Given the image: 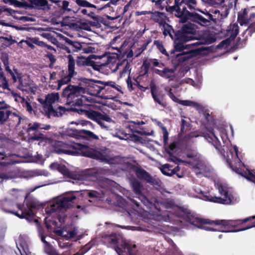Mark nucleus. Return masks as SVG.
I'll return each instance as SVG.
<instances>
[{
    "label": "nucleus",
    "instance_id": "1",
    "mask_svg": "<svg viewBox=\"0 0 255 255\" xmlns=\"http://www.w3.org/2000/svg\"><path fill=\"white\" fill-rule=\"evenodd\" d=\"M180 216L187 222L199 229H204L209 231H216V229L207 227V225H221L224 228H233L234 229L225 231L224 232H234L244 231L255 227V221L251 222V220L255 219V216L246 218L243 220H217L215 221L203 219L187 209L182 208L180 211ZM224 232V231H223Z\"/></svg>",
    "mask_w": 255,
    "mask_h": 255
},
{
    "label": "nucleus",
    "instance_id": "2",
    "mask_svg": "<svg viewBox=\"0 0 255 255\" xmlns=\"http://www.w3.org/2000/svg\"><path fill=\"white\" fill-rule=\"evenodd\" d=\"M79 85H68L66 87L64 95H72L77 93H83L86 89L93 96L100 97L103 90V82L100 80H94L91 79L81 77L78 80Z\"/></svg>",
    "mask_w": 255,
    "mask_h": 255
},
{
    "label": "nucleus",
    "instance_id": "3",
    "mask_svg": "<svg viewBox=\"0 0 255 255\" xmlns=\"http://www.w3.org/2000/svg\"><path fill=\"white\" fill-rule=\"evenodd\" d=\"M76 199V196L73 194L65 196L54 202L49 207L45 209L46 213L49 216L56 217L61 224L65 223L67 217L65 212L71 207Z\"/></svg>",
    "mask_w": 255,
    "mask_h": 255
},
{
    "label": "nucleus",
    "instance_id": "4",
    "mask_svg": "<svg viewBox=\"0 0 255 255\" xmlns=\"http://www.w3.org/2000/svg\"><path fill=\"white\" fill-rule=\"evenodd\" d=\"M75 2L78 8L76 10L73 9L74 13L87 16L95 21L98 20L96 12L100 9L95 5L97 0H75Z\"/></svg>",
    "mask_w": 255,
    "mask_h": 255
},
{
    "label": "nucleus",
    "instance_id": "5",
    "mask_svg": "<svg viewBox=\"0 0 255 255\" xmlns=\"http://www.w3.org/2000/svg\"><path fill=\"white\" fill-rule=\"evenodd\" d=\"M218 190L222 197H217L206 192L203 195L204 200L211 202L226 205L234 204L236 202V199H235L234 196L231 193H229L228 190L223 186L220 185Z\"/></svg>",
    "mask_w": 255,
    "mask_h": 255
},
{
    "label": "nucleus",
    "instance_id": "6",
    "mask_svg": "<svg viewBox=\"0 0 255 255\" xmlns=\"http://www.w3.org/2000/svg\"><path fill=\"white\" fill-rule=\"evenodd\" d=\"M73 110L77 111L78 114L84 115L89 119L96 121L102 128H107V127L105 126V124L101 121L102 120L108 122H110L112 121L110 116L105 113H101L98 111L83 109H73Z\"/></svg>",
    "mask_w": 255,
    "mask_h": 255
},
{
    "label": "nucleus",
    "instance_id": "7",
    "mask_svg": "<svg viewBox=\"0 0 255 255\" xmlns=\"http://www.w3.org/2000/svg\"><path fill=\"white\" fill-rule=\"evenodd\" d=\"M41 124L38 123H29L28 125L26 132L27 133L28 142L42 140L46 138L45 135L40 130L48 129L50 128V126H46L45 128L41 127Z\"/></svg>",
    "mask_w": 255,
    "mask_h": 255
},
{
    "label": "nucleus",
    "instance_id": "8",
    "mask_svg": "<svg viewBox=\"0 0 255 255\" xmlns=\"http://www.w3.org/2000/svg\"><path fill=\"white\" fill-rule=\"evenodd\" d=\"M212 8L209 10L205 9L204 10L198 9V11L204 14L210 21L216 22L217 20H222L226 18L229 14V8L227 5H223L220 8Z\"/></svg>",
    "mask_w": 255,
    "mask_h": 255
},
{
    "label": "nucleus",
    "instance_id": "9",
    "mask_svg": "<svg viewBox=\"0 0 255 255\" xmlns=\"http://www.w3.org/2000/svg\"><path fill=\"white\" fill-rule=\"evenodd\" d=\"M20 204L15 203V202L10 199H4L1 201L0 207L2 210L5 213H10L18 217L20 219L29 218L30 215L29 213H24L15 211V209H17V205ZM31 213V211L29 212Z\"/></svg>",
    "mask_w": 255,
    "mask_h": 255
},
{
    "label": "nucleus",
    "instance_id": "10",
    "mask_svg": "<svg viewBox=\"0 0 255 255\" xmlns=\"http://www.w3.org/2000/svg\"><path fill=\"white\" fill-rule=\"evenodd\" d=\"M66 90V88L63 89L62 93L61 94L62 98H66V105L71 106L70 110L74 112H78L77 111L73 110V109H83L88 110L87 107L83 106V100L82 98H77L78 96L81 93H77L72 95H67L68 93H66V95H64V92Z\"/></svg>",
    "mask_w": 255,
    "mask_h": 255
},
{
    "label": "nucleus",
    "instance_id": "11",
    "mask_svg": "<svg viewBox=\"0 0 255 255\" xmlns=\"http://www.w3.org/2000/svg\"><path fill=\"white\" fill-rule=\"evenodd\" d=\"M68 59V75L64 76L60 80L58 81V87L57 90H59L61 87L65 84H68L72 80V78L75 75L77 74V72L75 71V62L73 57L69 55L67 57Z\"/></svg>",
    "mask_w": 255,
    "mask_h": 255
},
{
    "label": "nucleus",
    "instance_id": "12",
    "mask_svg": "<svg viewBox=\"0 0 255 255\" xmlns=\"http://www.w3.org/2000/svg\"><path fill=\"white\" fill-rule=\"evenodd\" d=\"M149 86L151 95L154 102L162 107L166 108L167 104L165 100L166 95L164 92L161 90H160L153 82H150Z\"/></svg>",
    "mask_w": 255,
    "mask_h": 255
},
{
    "label": "nucleus",
    "instance_id": "13",
    "mask_svg": "<svg viewBox=\"0 0 255 255\" xmlns=\"http://www.w3.org/2000/svg\"><path fill=\"white\" fill-rule=\"evenodd\" d=\"M186 16L180 19V22L185 23L188 20L196 22L202 26H207L210 24L209 20L207 17L202 16L200 14L195 12H186Z\"/></svg>",
    "mask_w": 255,
    "mask_h": 255
},
{
    "label": "nucleus",
    "instance_id": "14",
    "mask_svg": "<svg viewBox=\"0 0 255 255\" xmlns=\"http://www.w3.org/2000/svg\"><path fill=\"white\" fill-rule=\"evenodd\" d=\"M176 33L191 41L195 38L196 29L194 24L189 22L184 24L180 29L176 31Z\"/></svg>",
    "mask_w": 255,
    "mask_h": 255
},
{
    "label": "nucleus",
    "instance_id": "15",
    "mask_svg": "<svg viewBox=\"0 0 255 255\" xmlns=\"http://www.w3.org/2000/svg\"><path fill=\"white\" fill-rule=\"evenodd\" d=\"M136 246L133 243L126 240L122 241L120 247L116 250L119 255H135Z\"/></svg>",
    "mask_w": 255,
    "mask_h": 255
},
{
    "label": "nucleus",
    "instance_id": "16",
    "mask_svg": "<svg viewBox=\"0 0 255 255\" xmlns=\"http://www.w3.org/2000/svg\"><path fill=\"white\" fill-rule=\"evenodd\" d=\"M103 90L101 92V96L100 97L105 99H111L113 96L112 89L114 88L118 91H121V87L119 85H117L116 83L114 81H108L103 82Z\"/></svg>",
    "mask_w": 255,
    "mask_h": 255
},
{
    "label": "nucleus",
    "instance_id": "17",
    "mask_svg": "<svg viewBox=\"0 0 255 255\" xmlns=\"http://www.w3.org/2000/svg\"><path fill=\"white\" fill-rule=\"evenodd\" d=\"M52 151L59 154L74 155L75 151L70 149V145L60 141H55L53 143Z\"/></svg>",
    "mask_w": 255,
    "mask_h": 255
},
{
    "label": "nucleus",
    "instance_id": "18",
    "mask_svg": "<svg viewBox=\"0 0 255 255\" xmlns=\"http://www.w3.org/2000/svg\"><path fill=\"white\" fill-rule=\"evenodd\" d=\"M25 204L26 208L24 207L23 205H18L17 209L21 213H23L24 214V213H29V212L31 211V213H29L30 215V217L24 219L29 221H32L34 219L35 215L32 210V209H38L39 205L33 201H27Z\"/></svg>",
    "mask_w": 255,
    "mask_h": 255
},
{
    "label": "nucleus",
    "instance_id": "19",
    "mask_svg": "<svg viewBox=\"0 0 255 255\" xmlns=\"http://www.w3.org/2000/svg\"><path fill=\"white\" fill-rule=\"evenodd\" d=\"M184 4H185V8L184 9L178 10L177 8H175L174 12H175V15L180 18V19L183 18V16H186L187 14L186 12H190L187 9V8H188L191 11L193 10H198V8H196V6L197 5V2L196 0H186Z\"/></svg>",
    "mask_w": 255,
    "mask_h": 255
},
{
    "label": "nucleus",
    "instance_id": "20",
    "mask_svg": "<svg viewBox=\"0 0 255 255\" xmlns=\"http://www.w3.org/2000/svg\"><path fill=\"white\" fill-rule=\"evenodd\" d=\"M190 41L187 39L181 37L180 35L175 33L174 37V49L170 51V54L172 55L176 52H181L184 49H188L187 42Z\"/></svg>",
    "mask_w": 255,
    "mask_h": 255
},
{
    "label": "nucleus",
    "instance_id": "21",
    "mask_svg": "<svg viewBox=\"0 0 255 255\" xmlns=\"http://www.w3.org/2000/svg\"><path fill=\"white\" fill-rule=\"evenodd\" d=\"M255 32V21L251 23L248 28L244 31L242 33V36L244 37L245 35L247 34V35L241 41V38L239 37L237 38V42L234 45L235 48H238L239 47L242 48L244 46V45L246 43V41L248 40V37L252 36V34Z\"/></svg>",
    "mask_w": 255,
    "mask_h": 255
},
{
    "label": "nucleus",
    "instance_id": "22",
    "mask_svg": "<svg viewBox=\"0 0 255 255\" xmlns=\"http://www.w3.org/2000/svg\"><path fill=\"white\" fill-rule=\"evenodd\" d=\"M96 57L94 55H91L87 58L83 56L79 57L78 59L76 61V64L77 66H91L93 69L95 70H99L100 66L98 65L92 59Z\"/></svg>",
    "mask_w": 255,
    "mask_h": 255
},
{
    "label": "nucleus",
    "instance_id": "23",
    "mask_svg": "<svg viewBox=\"0 0 255 255\" xmlns=\"http://www.w3.org/2000/svg\"><path fill=\"white\" fill-rule=\"evenodd\" d=\"M85 155L106 163H109L112 160V158L106 153L96 150L89 151Z\"/></svg>",
    "mask_w": 255,
    "mask_h": 255
},
{
    "label": "nucleus",
    "instance_id": "24",
    "mask_svg": "<svg viewBox=\"0 0 255 255\" xmlns=\"http://www.w3.org/2000/svg\"><path fill=\"white\" fill-rule=\"evenodd\" d=\"M9 108L10 106L4 101H0V124H3L8 120L10 114Z\"/></svg>",
    "mask_w": 255,
    "mask_h": 255
},
{
    "label": "nucleus",
    "instance_id": "25",
    "mask_svg": "<svg viewBox=\"0 0 255 255\" xmlns=\"http://www.w3.org/2000/svg\"><path fill=\"white\" fill-rule=\"evenodd\" d=\"M64 40L67 46L63 49L69 53L77 52L82 48L81 43L78 41H73L67 37H65Z\"/></svg>",
    "mask_w": 255,
    "mask_h": 255
},
{
    "label": "nucleus",
    "instance_id": "26",
    "mask_svg": "<svg viewBox=\"0 0 255 255\" xmlns=\"http://www.w3.org/2000/svg\"><path fill=\"white\" fill-rule=\"evenodd\" d=\"M18 85L17 88L22 91L29 93L32 89L31 87V81L29 77L22 76L18 77Z\"/></svg>",
    "mask_w": 255,
    "mask_h": 255
},
{
    "label": "nucleus",
    "instance_id": "27",
    "mask_svg": "<svg viewBox=\"0 0 255 255\" xmlns=\"http://www.w3.org/2000/svg\"><path fill=\"white\" fill-rule=\"evenodd\" d=\"M191 41V43L187 44L188 48L190 49V52L194 53L196 55H199L204 50V48L202 46L197 47L199 46L203 45L200 38L199 39H197L195 37V38Z\"/></svg>",
    "mask_w": 255,
    "mask_h": 255
},
{
    "label": "nucleus",
    "instance_id": "28",
    "mask_svg": "<svg viewBox=\"0 0 255 255\" xmlns=\"http://www.w3.org/2000/svg\"><path fill=\"white\" fill-rule=\"evenodd\" d=\"M167 17L165 14L162 12L155 11L154 12H151V19L156 23H158L160 26L165 27L169 26V25L167 23L166 19Z\"/></svg>",
    "mask_w": 255,
    "mask_h": 255
},
{
    "label": "nucleus",
    "instance_id": "29",
    "mask_svg": "<svg viewBox=\"0 0 255 255\" xmlns=\"http://www.w3.org/2000/svg\"><path fill=\"white\" fill-rule=\"evenodd\" d=\"M139 179L145 180L147 183L153 186L155 188H158L161 186V180L159 178L152 177L146 170L144 171Z\"/></svg>",
    "mask_w": 255,
    "mask_h": 255
},
{
    "label": "nucleus",
    "instance_id": "30",
    "mask_svg": "<svg viewBox=\"0 0 255 255\" xmlns=\"http://www.w3.org/2000/svg\"><path fill=\"white\" fill-rule=\"evenodd\" d=\"M209 131L210 134L206 133L204 134V136L208 140L209 142L212 143L214 146L216 148V149L220 150L221 144V142L216 136L214 130L213 128H211L209 129Z\"/></svg>",
    "mask_w": 255,
    "mask_h": 255
},
{
    "label": "nucleus",
    "instance_id": "31",
    "mask_svg": "<svg viewBox=\"0 0 255 255\" xmlns=\"http://www.w3.org/2000/svg\"><path fill=\"white\" fill-rule=\"evenodd\" d=\"M200 39L203 45L212 44L216 40V38L209 30L203 31L200 36Z\"/></svg>",
    "mask_w": 255,
    "mask_h": 255
},
{
    "label": "nucleus",
    "instance_id": "32",
    "mask_svg": "<svg viewBox=\"0 0 255 255\" xmlns=\"http://www.w3.org/2000/svg\"><path fill=\"white\" fill-rule=\"evenodd\" d=\"M144 201L143 203L146 205L149 206L150 208H154L158 211H161V206L162 205V203L159 202L156 198H152L149 199L145 197H143Z\"/></svg>",
    "mask_w": 255,
    "mask_h": 255
},
{
    "label": "nucleus",
    "instance_id": "33",
    "mask_svg": "<svg viewBox=\"0 0 255 255\" xmlns=\"http://www.w3.org/2000/svg\"><path fill=\"white\" fill-rule=\"evenodd\" d=\"M249 9L244 8L243 11L238 14V21L241 25L249 24V16L248 15Z\"/></svg>",
    "mask_w": 255,
    "mask_h": 255
},
{
    "label": "nucleus",
    "instance_id": "34",
    "mask_svg": "<svg viewBox=\"0 0 255 255\" xmlns=\"http://www.w3.org/2000/svg\"><path fill=\"white\" fill-rule=\"evenodd\" d=\"M127 168L133 172H134L137 176L139 179L145 170L142 168L141 167L137 166L136 165L133 164L130 162H128L127 164Z\"/></svg>",
    "mask_w": 255,
    "mask_h": 255
},
{
    "label": "nucleus",
    "instance_id": "35",
    "mask_svg": "<svg viewBox=\"0 0 255 255\" xmlns=\"http://www.w3.org/2000/svg\"><path fill=\"white\" fill-rule=\"evenodd\" d=\"M119 239L117 237V234L115 233H113L112 234H110L109 235H108L106 237V242L111 246H114L115 248V250H117V247H120L122 243H121L119 245H118V244L119 243L118 242Z\"/></svg>",
    "mask_w": 255,
    "mask_h": 255
},
{
    "label": "nucleus",
    "instance_id": "36",
    "mask_svg": "<svg viewBox=\"0 0 255 255\" xmlns=\"http://www.w3.org/2000/svg\"><path fill=\"white\" fill-rule=\"evenodd\" d=\"M239 32V27L238 24L234 23L231 25L229 29L227 31V34L229 36V38L231 40H234L238 34Z\"/></svg>",
    "mask_w": 255,
    "mask_h": 255
},
{
    "label": "nucleus",
    "instance_id": "37",
    "mask_svg": "<svg viewBox=\"0 0 255 255\" xmlns=\"http://www.w3.org/2000/svg\"><path fill=\"white\" fill-rule=\"evenodd\" d=\"M176 147L177 143L174 141L170 143L168 147L165 148L166 153L169 155V157L171 158V160L173 162H175L178 160L177 158L173 155V153Z\"/></svg>",
    "mask_w": 255,
    "mask_h": 255
},
{
    "label": "nucleus",
    "instance_id": "38",
    "mask_svg": "<svg viewBox=\"0 0 255 255\" xmlns=\"http://www.w3.org/2000/svg\"><path fill=\"white\" fill-rule=\"evenodd\" d=\"M43 108L45 113L49 115H52L54 116H58V112L55 110L52 106V104L50 103H48V101L47 100L45 103L42 105Z\"/></svg>",
    "mask_w": 255,
    "mask_h": 255
},
{
    "label": "nucleus",
    "instance_id": "39",
    "mask_svg": "<svg viewBox=\"0 0 255 255\" xmlns=\"http://www.w3.org/2000/svg\"><path fill=\"white\" fill-rule=\"evenodd\" d=\"M227 162L229 163L231 168L234 171L240 175H241L242 176H245L246 172L244 171V170L240 167L241 165V163L240 162H238L235 164H233L231 162H229V160H227Z\"/></svg>",
    "mask_w": 255,
    "mask_h": 255
},
{
    "label": "nucleus",
    "instance_id": "40",
    "mask_svg": "<svg viewBox=\"0 0 255 255\" xmlns=\"http://www.w3.org/2000/svg\"><path fill=\"white\" fill-rule=\"evenodd\" d=\"M172 167L173 165L165 164L161 166V171L164 175L171 176L173 175Z\"/></svg>",
    "mask_w": 255,
    "mask_h": 255
},
{
    "label": "nucleus",
    "instance_id": "41",
    "mask_svg": "<svg viewBox=\"0 0 255 255\" xmlns=\"http://www.w3.org/2000/svg\"><path fill=\"white\" fill-rule=\"evenodd\" d=\"M2 39L4 40L3 42L2 43V46L4 47L10 46L16 42L15 40L12 39L11 35H10L9 37L0 36V40L1 41Z\"/></svg>",
    "mask_w": 255,
    "mask_h": 255
},
{
    "label": "nucleus",
    "instance_id": "42",
    "mask_svg": "<svg viewBox=\"0 0 255 255\" xmlns=\"http://www.w3.org/2000/svg\"><path fill=\"white\" fill-rule=\"evenodd\" d=\"M8 119L11 121L13 123V125L17 126L20 125L21 122V117L16 114L15 113H12L10 111V114L9 115V118Z\"/></svg>",
    "mask_w": 255,
    "mask_h": 255
},
{
    "label": "nucleus",
    "instance_id": "43",
    "mask_svg": "<svg viewBox=\"0 0 255 255\" xmlns=\"http://www.w3.org/2000/svg\"><path fill=\"white\" fill-rule=\"evenodd\" d=\"M132 188L133 191L138 195H140L141 193V189L142 186L141 183L136 180H134L132 182Z\"/></svg>",
    "mask_w": 255,
    "mask_h": 255
},
{
    "label": "nucleus",
    "instance_id": "44",
    "mask_svg": "<svg viewBox=\"0 0 255 255\" xmlns=\"http://www.w3.org/2000/svg\"><path fill=\"white\" fill-rule=\"evenodd\" d=\"M154 44L156 46L158 50L163 54L168 56L169 54L165 49L162 42L158 40H154Z\"/></svg>",
    "mask_w": 255,
    "mask_h": 255
},
{
    "label": "nucleus",
    "instance_id": "45",
    "mask_svg": "<svg viewBox=\"0 0 255 255\" xmlns=\"http://www.w3.org/2000/svg\"><path fill=\"white\" fill-rule=\"evenodd\" d=\"M11 5H14L15 7L24 8L25 9L29 8L28 1H19L17 0H13Z\"/></svg>",
    "mask_w": 255,
    "mask_h": 255
},
{
    "label": "nucleus",
    "instance_id": "46",
    "mask_svg": "<svg viewBox=\"0 0 255 255\" xmlns=\"http://www.w3.org/2000/svg\"><path fill=\"white\" fill-rule=\"evenodd\" d=\"M0 87L3 89H8V81L4 76L3 71L0 72Z\"/></svg>",
    "mask_w": 255,
    "mask_h": 255
},
{
    "label": "nucleus",
    "instance_id": "47",
    "mask_svg": "<svg viewBox=\"0 0 255 255\" xmlns=\"http://www.w3.org/2000/svg\"><path fill=\"white\" fill-rule=\"evenodd\" d=\"M46 99L48 101V103L53 104L56 101H58L59 98V95L58 93H52L46 95Z\"/></svg>",
    "mask_w": 255,
    "mask_h": 255
},
{
    "label": "nucleus",
    "instance_id": "48",
    "mask_svg": "<svg viewBox=\"0 0 255 255\" xmlns=\"http://www.w3.org/2000/svg\"><path fill=\"white\" fill-rule=\"evenodd\" d=\"M82 133L84 134L86 138L89 139H99V137L93 132L88 130H82Z\"/></svg>",
    "mask_w": 255,
    "mask_h": 255
},
{
    "label": "nucleus",
    "instance_id": "49",
    "mask_svg": "<svg viewBox=\"0 0 255 255\" xmlns=\"http://www.w3.org/2000/svg\"><path fill=\"white\" fill-rule=\"evenodd\" d=\"M174 69L165 67L162 70L161 77L168 79L171 77V74L174 72Z\"/></svg>",
    "mask_w": 255,
    "mask_h": 255
},
{
    "label": "nucleus",
    "instance_id": "50",
    "mask_svg": "<svg viewBox=\"0 0 255 255\" xmlns=\"http://www.w3.org/2000/svg\"><path fill=\"white\" fill-rule=\"evenodd\" d=\"M158 125L162 130L163 142L164 145H165L167 143L168 139V132L165 126H164V125L162 123L159 122Z\"/></svg>",
    "mask_w": 255,
    "mask_h": 255
},
{
    "label": "nucleus",
    "instance_id": "51",
    "mask_svg": "<svg viewBox=\"0 0 255 255\" xmlns=\"http://www.w3.org/2000/svg\"><path fill=\"white\" fill-rule=\"evenodd\" d=\"M125 62L126 63V66L123 70L122 73H126L128 71H130L129 68L130 65L129 62L126 59H124L121 62H118L117 65V67H119V66L123 65Z\"/></svg>",
    "mask_w": 255,
    "mask_h": 255
},
{
    "label": "nucleus",
    "instance_id": "52",
    "mask_svg": "<svg viewBox=\"0 0 255 255\" xmlns=\"http://www.w3.org/2000/svg\"><path fill=\"white\" fill-rule=\"evenodd\" d=\"M191 124L184 119L181 120L180 132L184 134L190 128Z\"/></svg>",
    "mask_w": 255,
    "mask_h": 255
},
{
    "label": "nucleus",
    "instance_id": "53",
    "mask_svg": "<svg viewBox=\"0 0 255 255\" xmlns=\"http://www.w3.org/2000/svg\"><path fill=\"white\" fill-rule=\"evenodd\" d=\"M231 40L229 38L222 40L217 46V48L223 49L227 48L230 44Z\"/></svg>",
    "mask_w": 255,
    "mask_h": 255
},
{
    "label": "nucleus",
    "instance_id": "54",
    "mask_svg": "<svg viewBox=\"0 0 255 255\" xmlns=\"http://www.w3.org/2000/svg\"><path fill=\"white\" fill-rule=\"evenodd\" d=\"M185 154L189 158H194L197 156V152L195 150L187 147L185 148Z\"/></svg>",
    "mask_w": 255,
    "mask_h": 255
},
{
    "label": "nucleus",
    "instance_id": "55",
    "mask_svg": "<svg viewBox=\"0 0 255 255\" xmlns=\"http://www.w3.org/2000/svg\"><path fill=\"white\" fill-rule=\"evenodd\" d=\"M203 1L213 6H218L224 2L225 0H202Z\"/></svg>",
    "mask_w": 255,
    "mask_h": 255
},
{
    "label": "nucleus",
    "instance_id": "56",
    "mask_svg": "<svg viewBox=\"0 0 255 255\" xmlns=\"http://www.w3.org/2000/svg\"><path fill=\"white\" fill-rule=\"evenodd\" d=\"M138 0H130L128 3L125 5L123 9V12L125 13L128 11L130 7L134 6L138 2Z\"/></svg>",
    "mask_w": 255,
    "mask_h": 255
},
{
    "label": "nucleus",
    "instance_id": "57",
    "mask_svg": "<svg viewBox=\"0 0 255 255\" xmlns=\"http://www.w3.org/2000/svg\"><path fill=\"white\" fill-rule=\"evenodd\" d=\"M163 27L164 28L163 31V34L165 36L169 35L171 38L173 39L174 38L172 33H173L175 35V33H176V32H174V30L172 28V27L169 25V26H168V28H165V26Z\"/></svg>",
    "mask_w": 255,
    "mask_h": 255
},
{
    "label": "nucleus",
    "instance_id": "58",
    "mask_svg": "<svg viewBox=\"0 0 255 255\" xmlns=\"http://www.w3.org/2000/svg\"><path fill=\"white\" fill-rule=\"evenodd\" d=\"M95 22L93 21H90L89 23H87L85 22H83L80 23L81 25V28L87 30V31H90L91 30V25L94 26Z\"/></svg>",
    "mask_w": 255,
    "mask_h": 255
},
{
    "label": "nucleus",
    "instance_id": "59",
    "mask_svg": "<svg viewBox=\"0 0 255 255\" xmlns=\"http://www.w3.org/2000/svg\"><path fill=\"white\" fill-rule=\"evenodd\" d=\"M44 252L49 255H53L54 254V250L49 243H46L44 245Z\"/></svg>",
    "mask_w": 255,
    "mask_h": 255
},
{
    "label": "nucleus",
    "instance_id": "60",
    "mask_svg": "<svg viewBox=\"0 0 255 255\" xmlns=\"http://www.w3.org/2000/svg\"><path fill=\"white\" fill-rule=\"evenodd\" d=\"M178 104L185 106H193L194 107L197 105V103L195 102H193L189 100H181L179 101Z\"/></svg>",
    "mask_w": 255,
    "mask_h": 255
},
{
    "label": "nucleus",
    "instance_id": "61",
    "mask_svg": "<svg viewBox=\"0 0 255 255\" xmlns=\"http://www.w3.org/2000/svg\"><path fill=\"white\" fill-rule=\"evenodd\" d=\"M0 59L4 65H9V55L6 52L1 53Z\"/></svg>",
    "mask_w": 255,
    "mask_h": 255
},
{
    "label": "nucleus",
    "instance_id": "62",
    "mask_svg": "<svg viewBox=\"0 0 255 255\" xmlns=\"http://www.w3.org/2000/svg\"><path fill=\"white\" fill-rule=\"evenodd\" d=\"M150 65V62L148 61L147 60H145L143 62L141 68L142 69L143 71H144V75H145L148 73L149 67Z\"/></svg>",
    "mask_w": 255,
    "mask_h": 255
},
{
    "label": "nucleus",
    "instance_id": "63",
    "mask_svg": "<svg viewBox=\"0 0 255 255\" xmlns=\"http://www.w3.org/2000/svg\"><path fill=\"white\" fill-rule=\"evenodd\" d=\"M22 103H23V106L26 108L28 112H31L32 111V107L30 103L27 101L24 98H22Z\"/></svg>",
    "mask_w": 255,
    "mask_h": 255
},
{
    "label": "nucleus",
    "instance_id": "64",
    "mask_svg": "<svg viewBox=\"0 0 255 255\" xmlns=\"http://www.w3.org/2000/svg\"><path fill=\"white\" fill-rule=\"evenodd\" d=\"M87 195L91 198H98L100 197V194L95 190H90L87 192Z\"/></svg>",
    "mask_w": 255,
    "mask_h": 255
}]
</instances>
